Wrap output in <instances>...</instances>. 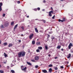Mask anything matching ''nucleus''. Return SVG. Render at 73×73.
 <instances>
[{
  "label": "nucleus",
  "instance_id": "obj_1",
  "mask_svg": "<svg viewBox=\"0 0 73 73\" xmlns=\"http://www.w3.org/2000/svg\"><path fill=\"white\" fill-rule=\"evenodd\" d=\"M25 54V52L24 51L22 52H19L18 54V57H21V55L22 56H24Z\"/></svg>",
  "mask_w": 73,
  "mask_h": 73
},
{
  "label": "nucleus",
  "instance_id": "obj_2",
  "mask_svg": "<svg viewBox=\"0 0 73 73\" xmlns=\"http://www.w3.org/2000/svg\"><path fill=\"white\" fill-rule=\"evenodd\" d=\"M4 25L5 27H8L9 25V22L8 21H6Z\"/></svg>",
  "mask_w": 73,
  "mask_h": 73
},
{
  "label": "nucleus",
  "instance_id": "obj_3",
  "mask_svg": "<svg viewBox=\"0 0 73 73\" xmlns=\"http://www.w3.org/2000/svg\"><path fill=\"white\" fill-rule=\"evenodd\" d=\"M21 68L22 70H25L27 69V67H25V68H24V66H21Z\"/></svg>",
  "mask_w": 73,
  "mask_h": 73
},
{
  "label": "nucleus",
  "instance_id": "obj_4",
  "mask_svg": "<svg viewBox=\"0 0 73 73\" xmlns=\"http://www.w3.org/2000/svg\"><path fill=\"white\" fill-rule=\"evenodd\" d=\"M53 11H51L49 12V16H52V13H53Z\"/></svg>",
  "mask_w": 73,
  "mask_h": 73
},
{
  "label": "nucleus",
  "instance_id": "obj_5",
  "mask_svg": "<svg viewBox=\"0 0 73 73\" xmlns=\"http://www.w3.org/2000/svg\"><path fill=\"white\" fill-rule=\"evenodd\" d=\"M71 46H73V44L71 43H70L69 45L68 46V49H70L71 48Z\"/></svg>",
  "mask_w": 73,
  "mask_h": 73
},
{
  "label": "nucleus",
  "instance_id": "obj_6",
  "mask_svg": "<svg viewBox=\"0 0 73 73\" xmlns=\"http://www.w3.org/2000/svg\"><path fill=\"white\" fill-rule=\"evenodd\" d=\"M65 19H66L65 18H63V20H61L60 19H59V20H58V21H59V22H60V21H61V22H64V21H65Z\"/></svg>",
  "mask_w": 73,
  "mask_h": 73
},
{
  "label": "nucleus",
  "instance_id": "obj_7",
  "mask_svg": "<svg viewBox=\"0 0 73 73\" xmlns=\"http://www.w3.org/2000/svg\"><path fill=\"white\" fill-rule=\"evenodd\" d=\"M35 61H38L39 60V57L38 56H35Z\"/></svg>",
  "mask_w": 73,
  "mask_h": 73
},
{
  "label": "nucleus",
  "instance_id": "obj_8",
  "mask_svg": "<svg viewBox=\"0 0 73 73\" xmlns=\"http://www.w3.org/2000/svg\"><path fill=\"white\" fill-rule=\"evenodd\" d=\"M33 34H31L29 36V38L30 39H32L33 38Z\"/></svg>",
  "mask_w": 73,
  "mask_h": 73
},
{
  "label": "nucleus",
  "instance_id": "obj_9",
  "mask_svg": "<svg viewBox=\"0 0 73 73\" xmlns=\"http://www.w3.org/2000/svg\"><path fill=\"white\" fill-rule=\"evenodd\" d=\"M45 49L46 50H48V45H45Z\"/></svg>",
  "mask_w": 73,
  "mask_h": 73
},
{
  "label": "nucleus",
  "instance_id": "obj_10",
  "mask_svg": "<svg viewBox=\"0 0 73 73\" xmlns=\"http://www.w3.org/2000/svg\"><path fill=\"white\" fill-rule=\"evenodd\" d=\"M35 31L36 32V33H38V30H37V28H35Z\"/></svg>",
  "mask_w": 73,
  "mask_h": 73
},
{
  "label": "nucleus",
  "instance_id": "obj_11",
  "mask_svg": "<svg viewBox=\"0 0 73 73\" xmlns=\"http://www.w3.org/2000/svg\"><path fill=\"white\" fill-rule=\"evenodd\" d=\"M27 64H28L29 65H30L31 66L32 65V64H31V63L29 62H27Z\"/></svg>",
  "mask_w": 73,
  "mask_h": 73
},
{
  "label": "nucleus",
  "instance_id": "obj_12",
  "mask_svg": "<svg viewBox=\"0 0 73 73\" xmlns=\"http://www.w3.org/2000/svg\"><path fill=\"white\" fill-rule=\"evenodd\" d=\"M13 45L12 44L10 43L9 44L8 46L9 47H11V46H12Z\"/></svg>",
  "mask_w": 73,
  "mask_h": 73
},
{
  "label": "nucleus",
  "instance_id": "obj_13",
  "mask_svg": "<svg viewBox=\"0 0 73 73\" xmlns=\"http://www.w3.org/2000/svg\"><path fill=\"white\" fill-rule=\"evenodd\" d=\"M42 71L43 72H44V73H46L47 72V71L45 70H42Z\"/></svg>",
  "mask_w": 73,
  "mask_h": 73
},
{
  "label": "nucleus",
  "instance_id": "obj_14",
  "mask_svg": "<svg viewBox=\"0 0 73 73\" xmlns=\"http://www.w3.org/2000/svg\"><path fill=\"white\" fill-rule=\"evenodd\" d=\"M18 26V24H17L16 25H15L14 28V29H16V28Z\"/></svg>",
  "mask_w": 73,
  "mask_h": 73
},
{
  "label": "nucleus",
  "instance_id": "obj_15",
  "mask_svg": "<svg viewBox=\"0 0 73 73\" xmlns=\"http://www.w3.org/2000/svg\"><path fill=\"white\" fill-rule=\"evenodd\" d=\"M70 57H71V54H69V55L68 56L67 58H70Z\"/></svg>",
  "mask_w": 73,
  "mask_h": 73
},
{
  "label": "nucleus",
  "instance_id": "obj_16",
  "mask_svg": "<svg viewBox=\"0 0 73 73\" xmlns=\"http://www.w3.org/2000/svg\"><path fill=\"white\" fill-rule=\"evenodd\" d=\"M36 44L37 45H40V42H38L36 43Z\"/></svg>",
  "mask_w": 73,
  "mask_h": 73
},
{
  "label": "nucleus",
  "instance_id": "obj_17",
  "mask_svg": "<svg viewBox=\"0 0 73 73\" xmlns=\"http://www.w3.org/2000/svg\"><path fill=\"white\" fill-rule=\"evenodd\" d=\"M52 68H50L49 69V72H50V73H51V72H52Z\"/></svg>",
  "mask_w": 73,
  "mask_h": 73
},
{
  "label": "nucleus",
  "instance_id": "obj_18",
  "mask_svg": "<svg viewBox=\"0 0 73 73\" xmlns=\"http://www.w3.org/2000/svg\"><path fill=\"white\" fill-rule=\"evenodd\" d=\"M57 48L58 49H60V48H61V46H58L57 47Z\"/></svg>",
  "mask_w": 73,
  "mask_h": 73
},
{
  "label": "nucleus",
  "instance_id": "obj_19",
  "mask_svg": "<svg viewBox=\"0 0 73 73\" xmlns=\"http://www.w3.org/2000/svg\"><path fill=\"white\" fill-rule=\"evenodd\" d=\"M1 28H4V25H1Z\"/></svg>",
  "mask_w": 73,
  "mask_h": 73
},
{
  "label": "nucleus",
  "instance_id": "obj_20",
  "mask_svg": "<svg viewBox=\"0 0 73 73\" xmlns=\"http://www.w3.org/2000/svg\"><path fill=\"white\" fill-rule=\"evenodd\" d=\"M14 25V22L13 21L11 22V25L12 26V25Z\"/></svg>",
  "mask_w": 73,
  "mask_h": 73
},
{
  "label": "nucleus",
  "instance_id": "obj_21",
  "mask_svg": "<svg viewBox=\"0 0 73 73\" xmlns=\"http://www.w3.org/2000/svg\"><path fill=\"white\" fill-rule=\"evenodd\" d=\"M32 43L33 45L35 44V41L34 40H33L32 42Z\"/></svg>",
  "mask_w": 73,
  "mask_h": 73
},
{
  "label": "nucleus",
  "instance_id": "obj_22",
  "mask_svg": "<svg viewBox=\"0 0 73 73\" xmlns=\"http://www.w3.org/2000/svg\"><path fill=\"white\" fill-rule=\"evenodd\" d=\"M38 49L40 50L42 49V47H38Z\"/></svg>",
  "mask_w": 73,
  "mask_h": 73
},
{
  "label": "nucleus",
  "instance_id": "obj_23",
  "mask_svg": "<svg viewBox=\"0 0 73 73\" xmlns=\"http://www.w3.org/2000/svg\"><path fill=\"white\" fill-rule=\"evenodd\" d=\"M4 54L5 57H7V55L5 54V53H4Z\"/></svg>",
  "mask_w": 73,
  "mask_h": 73
},
{
  "label": "nucleus",
  "instance_id": "obj_24",
  "mask_svg": "<svg viewBox=\"0 0 73 73\" xmlns=\"http://www.w3.org/2000/svg\"><path fill=\"white\" fill-rule=\"evenodd\" d=\"M11 72H12V73H15V71H14L13 70H11Z\"/></svg>",
  "mask_w": 73,
  "mask_h": 73
},
{
  "label": "nucleus",
  "instance_id": "obj_25",
  "mask_svg": "<svg viewBox=\"0 0 73 73\" xmlns=\"http://www.w3.org/2000/svg\"><path fill=\"white\" fill-rule=\"evenodd\" d=\"M51 39L52 40H54V36H52L51 37Z\"/></svg>",
  "mask_w": 73,
  "mask_h": 73
},
{
  "label": "nucleus",
  "instance_id": "obj_26",
  "mask_svg": "<svg viewBox=\"0 0 73 73\" xmlns=\"http://www.w3.org/2000/svg\"><path fill=\"white\" fill-rule=\"evenodd\" d=\"M21 28H22V30H23V31H24V27H23V26L22 27H21Z\"/></svg>",
  "mask_w": 73,
  "mask_h": 73
},
{
  "label": "nucleus",
  "instance_id": "obj_27",
  "mask_svg": "<svg viewBox=\"0 0 73 73\" xmlns=\"http://www.w3.org/2000/svg\"><path fill=\"white\" fill-rule=\"evenodd\" d=\"M0 72L1 73H4V71H3L2 70H0Z\"/></svg>",
  "mask_w": 73,
  "mask_h": 73
},
{
  "label": "nucleus",
  "instance_id": "obj_28",
  "mask_svg": "<svg viewBox=\"0 0 73 73\" xmlns=\"http://www.w3.org/2000/svg\"><path fill=\"white\" fill-rule=\"evenodd\" d=\"M52 66H53V65H52V64H50V65H49L48 67H52Z\"/></svg>",
  "mask_w": 73,
  "mask_h": 73
},
{
  "label": "nucleus",
  "instance_id": "obj_29",
  "mask_svg": "<svg viewBox=\"0 0 73 73\" xmlns=\"http://www.w3.org/2000/svg\"><path fill=\"white\" fill-rule=\"evenodd\" d=\"M31 61L32 62H35V60L34 59H32L31 60Z\"/></svg>",
  "mask_w": 73,
  "mask_h": 73
},
{
  "label": "nucleus",
  "instance_id": "obj_30",
  "mask_svg": "<svg viewBox=\"0 0 73 73\" xmlns=\"http://www.w3.org/2000/svg\"><path fill=\"white\" fill-rule=\"evenodd\" d=\"M3 5V3H0V6L1 7Z\"/></svg>",
  "mask_w": 73,
  "mask_h": 73
},
{
  "label": "nucleus",
  "instance_id": "obj_31",
  "mask_svg": "<svg viewBox=\"0 0 73 73\" xmlns=\"http://www.w3.org/2000/svg\"><path fill=\"white\" fill-rule=\"evenodd\" d=\"M1 10H2V9H1V6H0V12H1Z\"/></svg>",
  "mask_w": 73,
  "mask_h": 73
},
{
  "label": "nucleus",
  "instance_id": "obj_32",
  "mask_svg": "<svg viewBox=\"0 0 73 73\" xmlns=\"http://www.w3.org/2000/svg\"><path fill=\"white\" fill-rule=\"evenodd\" d=\"M55 17V15H54L53 17L52 18V19H54V17Z\"/></svg>",
  "mask_w": 73,
  "mask_h": 73
},
{
  "label": "nucleus",
  "instance_id": "obj_33",
  "mask_svg": "<svg viewBox=\"0 0 73 73\" xmlns=\"http://www.w3.org/2000/svg\"><path fill=\"white\" fill-rule=\"evenodd\" d=\"M5 14H3V17H5Z\"/></svg>",
  "mask_w": 73,
  "mask_h": 73
},
{
  "label": "nucleus",
  "instance_id": "obj_34",
  "mask_svg": "<svg viewBox=\"0 0 73 73\" xmlns=\"http://www.w3.org/2000/svg\"><path fill=\"white\" fill-rule=\"evenodd\" d=\"M52 33H53V32H52V31H50L49 33V34H52Z\"/></svg>",
  "mask_w": 73,
  "mask_h": 73
},
{
  "label": "nucleus",
  "instance_id": "obj_35",
  "mask_svg": "<svg viewBox=\"0 0 73 73\" xmlns=\"http://www.w3.org/2000/svg\"><path fill=\"white\" fill-rule=\"evenodd\" d=\"M4 45H7V43H4Z\"/></svg>",
  "mask_w": 73,
  "mask_h": 73
},
{
  "label": "nucleus",
  "instance_id": "obj_36",
  "mask_svg": "<svg viewBox=\"0 0 73 73\" xmlns=\"http://www.w3.org/2000/svg\"><path fill=\"white\" fill-rule=\"evenodd\" d=\"M37 52H39L40 50L38 49L37 50H36Z\"/></svg>",
  "mask_w": 73,
  "mask_h": 73
},
{
  "label": "nucleus",
  "instance_id": "obj_37",
  "mask_svg": "<svg viewBox=\"0 0 73 73\" xmlns=\"http://www.w3.org/2000/svg\"><path fill=\"white\" fill-rule=\"evenodd\" d=\"M17 3L18 4H20V1H18Z\"/></svg>",
  "mask_w": 73,
  "mask_h": 73
},
{
  "label": "nucleus",
  "instance_id": "obj_38",
  "mask_svg": "<svg viewBox=\"0 0 73 73\" xmlns=\"http://www.w3.org/2000/svg\"><path fill=\"white\" fill-rule=\"evenodd\" d=\"M37 9H38V11H40V8L39 7H38L37 8Z\"/></svg>",
  "mask_w": 73,
  "mask_h": 73
},
{
  "label": "nucleus",
  "instance_id": "obj_39",
  "mask_svg": "<svg viewBox=\"0 0 73 73\" xmlns=\"http://www.w3.org/2000/svg\"><path fill=\"white\" fill-rule=\"evenodd\" d=\"M60 68H62V69H63L64 68V66H62L60 67Z\"/></svg>",
  "mask_w": 73,
  "mask_h": 73
},
{
  "label": "nucleus",
  "instance_id": "obj_40",
  "mask_svg": "<svg viewBox=\"0 0 73 73\" xmlns=\"http://www.w3.org/2000/svg\"><path fill=\"white\" fill-rule=\"evenodd\" d=\"M43 21L44 23H45L46 22V21L45 20H43Z\"/></svg>",
  "mask_w": 73,
  "mask_h": 73
},
{
  "label": "nucleus",
  "instance_id": "obj_41",
  "mask_svg": "<svg viewBox=\"0 0 73 73\" xmlns=\"http://www.w3.org/2000/svg\"><path fill=\"white\" fill-rule=\"evenodd\" d=\"M57 69H58V68H57V67H55L54 68L55 70H57Z\"/></svg>",
  "mask_w": 73,
  "mask_h": 73
},
{
  "label": "nucleus",
  "instance_id": "obj_42",
  "mask_svg": "<svg viewBox=\"0 0 73 73\" xmlns=\"http://www.w3.org/2000/svg\"><path fill=\"white\" fill-rule=\"evenodd\" d=\"M35 68H38V66L37 65H36V66H35Z\"/></svg>",
  "mask_w": 73,
  "mask_h": 73
},
{
  "label": "nucleus",
  "instance_id": "obj_43",
  "mask_svg": "<svg viewBox=\"0 0 73 73\" xmlns=\"http://www.w3.org/2000/svg\"><path fill=\"white\" fill-rule=\"evenodd\" d=\"M48 38H49V37H50V35H48Z\"/></svg>",
  "mask_w": 73,
  "mask_h": 73
},
{
  "label": "nucleus",
  "instance_id": "obj_44",
  "mask_svg": "<svg viewBox=\"0 0 73 73\" xmlns=\"http://www.w3.org/2000/svg\"><path fill=\"white\" fill-rule=\"evenodd\" d=\"M34 11H37V9H34Z\"/></svg>",
  "mask_w": 73,
  "mask_h": 73
},
{
  "label": "nucleus",
  "instance_id": "obj_45",
  "mask_svg": "<svg viewBox=\"0 0 73 73\" xmlns=\"http://www.w3.org/2000/svg\"><path fill=\"white\" fill-rule=\"evenodd\" d=\"M3 63L4 64H6L7 63V62H4Z\"/></svg>",
  "mask_w": 73,
  "mask_h": 73
},
{
  "label": "nucleus",
  "instance_id": "obj_46",
  "mask_svg": "<svg viewBox=\"0 0 73 73\" xmlns=\"http://www.w3.org/2000/svg\"><path fill=\"white\" fill-rule=\"evenodd\" d=\"M51 56V55H50V54H49L48 55V56H49V57H50Z\"/></svg>",
  "mask_w": 73,
  "mask_h": 73
},
{
  "label": "nucleus",
  "instance_id": "obj_47",
  "mask_svg": "<svg viewBox=\"0 0 73 73\" xmlns=\"http://www.w3.org/2000/svg\"><path fill=\"white\" fill-rule=\"evenodd\" d=\"M61 50H62V51H63V50H64V49L63 48H62L61 49Z\"/></svg>",
  "mask_w": 73,
  "mask_h": 73
},
{
  "label": "nucleus",
  "instance_id": "obj_48",
  "mask_svg": "<svg viewBox=\"0 0 73 73\" xmlns=\"http://www.w3.org/2000/svg\"><path fill=\"white\" fill-rule=\"evenodd\" d=\"M58 57H55V59H57V58Z\"/></svg>",
  "mask_w": 73,
  "mask_h": 73
},
{
  "label": "nucleus",
  "instance_id": "obj_49",
  "mask_svg": "<svg viewBox=\"0 0 73 73\" xmlns=\"http://www.w3.org/2000/svg\"><path fill=\"white\" fill-rule=\"evenodd\" d=\"M51 10H53V8L52 7H51Z\"/></svg>",
  "mask_w": 73,
  "mask_h": 73
},
{
  "label": "nucleus",
  "instance_id": "obj_50",
  "mask_svg": "<svg viewBox=\"0 0 73 73\" xmlns=\"http://www.w3.org/2000/svg\"><path fill=\"white\" fill-rule=\"evenodd\" d=\"M7 68L8 69H9V66H7Z\"/></svg>",
  "mask_w": 73,
  "mask_h": 73
},
{
  "label": "nucleus",
  "instance_id": "obj_51",
  "mask_svg": "<svg viewBox=\"0 0 73 73\" xmlns=\"http://www.w3.org/2000/svg\"><path fill=\"white\" fill-rule=\"evenodd\" d=\"M46 1H45L44 0L43 1V3H46Z\"/></svg>",
  "mask_w": 73,
  "mask_h": 73
},
{
  "label": "nucleus",
  "instance_id": "obj_52",
  "mask_svg": "<svg viewBox=\"0 0 73 73\" xmlns=\"http://www.w3.org/2000/svg\"><path fill=\"white\" fill-rule=\"evenodd\" d=\"M42 11H45V9H43L42 10Z\"/></svg>",
  "mask_w": 73,
  "mask_h": 73
},
{
  "label": "nucleus",
  "instance_id": "obj_53",
  "mask_svg": "<svg viewBox=\"0 0 73 73\" xmlns=\"http://www.w3.org/2000/svg\"><path fill=\"white\" fill-rule=\"evenodd\" d=\"M21 36H23V35L21 34Z\"/></svg>",
  "mask_w": 73,
  "mask_h": 73
},
{
  "label": "nucleus",
  "instance_id": "obj_54",
  "mask_svg": "<svg viewBox=\"0 0 73 73\" xmlns=\"http://www.w3.org/2000/svg\"><path fill=\"white\" fill-rule=\"evenodd\" d=\"M19 42H21V40H19Z\"/></svg>",
  "mask_w": 73,
  "mask_h": 73
},
{
  "label": "nucleus",
  "instance_id": "obj_55",
  "mask_svg": "<svg viewBox=\"0 0 73 73\" xmlns=\"http://www.w3.org/2000/svg\"><path fill=\"white\" fill-rule=\"evenodd\" d=\"M1 41L0 40V44H1Z\"/></svg>",
  "mask_w": 73,
  "mask_h": 73
},
{
  "label": "nucleus",
  "instance_id": "obj_56",
  "mask_svg": "<svg viewBox=\"0 0 73 73\" xmlns=\"http://www.w3.org/2000/svg\"><path fill=\"white\" fill-rule=\"evenodd\" d=\"M1 65H0V68H1Z\"/></svg>",
  "mask_w": 73,
  "mask_h": 73
},
{
  "label": "nucleus",
  "instance_id": "obj_57",
  "mask_svg": "<svg viewBox=\"0 0 73 73\" xmlns=\"http://www.w3.org/2000/svg\"><path fill=\"white\" fill-rule=\"evenodd\" d=\"M61 1H63V0H60Z\"/></svg>",
  "mask_w": 73,
  "mask_h": 73
},
{
  "label": "nucleus",
  "instance_id": "obj_58",
  "mask_svg": "<svg viewBox=\"0 0 73 73\" xmlns=\"http://www.w3.org/2000/svg\"><path fill=\"white\" fill-rule=\"evenodd\" d=\"M67 63L68 64H69V62H67Z\"/></svg>",
  "mask_w": 73,
  "mask_h": 73
},
{
  "label": "nucleus",
  "instance_id": "obj_59",
  "mask_svg": "<svg viewBox=\"0 0 73 73\" xmlns=\"http://www.w3.org/2000/svg\"><path fill=\"white\" fill-rule=\"evenodd\" d=\"M27 17L28 18V17H29V16H27Z\"/></svg>",
  "mask_w": 73,
  "mask_h": 73
},
{
  "label": "nucleus",
  "instance_id": "obj_60",
  "mask_svg": "<svg viewBox=\"0 0 73 73\" xmlns=\"http://www.w3.org/2000/svg\"><path fill=\"white\" fill-rule=\"evenodd\" d=\"M38 20L37 19H35V20Z\"/></svg>",
  "mask_w": 73,
  "mask_h": 73
},
{
  "label": "nucleus",
  "instance_id": "obj_61",
  "mask_svg": "<svg viewBox=\"0 0 73 73\" xmlns=\"http://www.w3.org/2000/svg\"><path fill=\"white\" fill-rule=\"evenodd\" d=\"M63 1H65V0H63Z\"/></svg>",
  "mask_w": 73,
  "mask_h": 73
},
{
  "label": "nucleus",
  "instance_id": "obj_62",
  "mask_svg": "<svg viewBox=\"0 0 73 73\" xmlns=\"http://www.w3.org/2000/svg\"><path fill=\"white\" fill-rule=\"evenodd\" d=\"M13 62H14V60H13Z\"/></svg>",
  "mask_w": 73,
  "mask_h": 73
},
{
  "label": "nucleus",
  "instance_id": "obj_63",
  "mask_svg": "<svg viewBox=\"0 0 73 73\" xmlns=\"http://www.w3.org/2000/svg\"><path fill=\"white\" fill-rule=\"evenodd\" d=\"M15 62H16V60H15Z\"/></svg>",
  "mask_w": 73,
  "mask_h": 73
},
{
  "label": "nucleus",
  "instance_id": "obj_64",
  "mask_svg": "<svg viewBox=\"0 0 73 73\" xmlns=\"http://www.w3.org/2000/svg\"><path fill=\"white\" fill-rule=\"evenodd\" d=\"M64 7V5H63V7Z\"/></svg>",
  "mask_w": 73,
  "mask_h": 73
}]
</instances>
